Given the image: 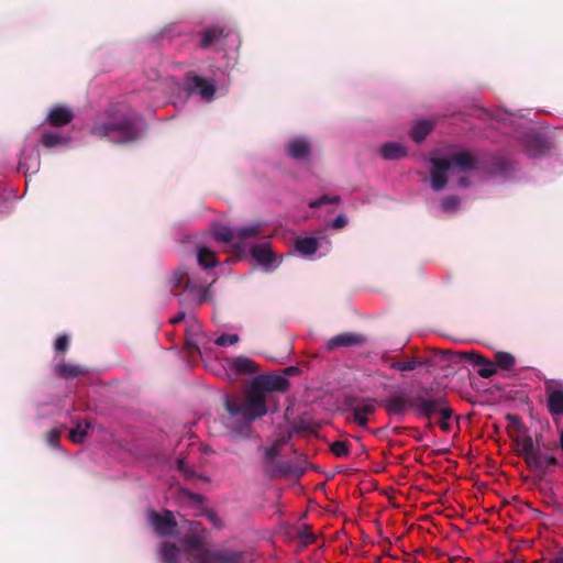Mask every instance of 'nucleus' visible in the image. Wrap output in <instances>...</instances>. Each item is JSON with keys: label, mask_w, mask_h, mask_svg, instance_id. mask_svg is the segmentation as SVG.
Returning <instances> with one entry per match:
<instances>
[{"label": "nucleus", "mask_w": 563, "mask_h": 563, "mask_svg": "<svg viewBox=\"0 0 563 563\" xmlns=\"http://www.w3.org/2000/svg\"><path fill=\"white\" fill-rule=\"evenodd\" d=\"M519 451L523 459H528L537 449L531 437L527 435L519 442Z\"/></svg>", "instance_id": "34"}, {"label": "nucleus", "mask_w": 563, "mask_h": 563, "mask_svg": "<svg viewBox=\"0 0 563 563\" xmlns=\"http://www.w3.org/2000/svg\"><path fill=\"white\" fill-rule=\"evenodd\" d=\"M347 218L344 214H339L330 224L334 230L344 228L347 224Z\"/></svg>", "instance_id": "41"}, {"label": "nucleus", "mask_w": 563, "mask_h": 563, "mask_svg": "<svg viewBox=\"0 0 563 563\" xmlns=\"http://www.w3.org/2000/svg\"><path fill=\"white\" fill-rule=\"evenodd\" d=\"M459 207L460 199L456 196H446L439 203V209L444 213L454 212Z\"/></svg>", "instance_id": "32"}, {"label": "nucleus", "mask_w": 563, "mask_h": 563, "mask_svg": "<svg viewBox=\"0 0 563 563\" xmlns=\"http://www.w3.org/2000/svg\"><path fill=\"white\" fill-rule=\"evenodd\" d=\"M515 118H516V117H515L514 114H510V118H509L510 123H514V122H515Z\"/></svg>", "instance_id": "48"}, {"label": "nucleus", "mask_w": 563, "mask_h": 563, "mask_svg": "<svg viewBox=\"0 0 563 563\" xmlns=\"http://www.w3.org/2000/svg\"><path fill=\"white\" fill-rule=\"evenodd\" d=\"M280 446L278 443H274L272 446L266 448L264 451L265 464L269 471L274 474L282 473V468L277 465V456L279 455Z\"/></svg>", "instance_id": "28"}, {"label": "nucleus", "mask_w": 563, "mask_h": 563, "mask_svg": "<svg viewBox=\"0 0 563 563\" xmlns=\"http://www.w3.org/2000/svg\"><path fill=\"white\" fill-rule=\"evenodd\" d=\"M461 357L470 360L473 362V364L478 365L479 368L477 373L483 378L492 377L497 371L496 363L488 361L487 358L475 352L463 353L461 354Z\"/></svg>", "instance_id": "21"}, {"label": "nucleus", "mask_w": 563, "mask_h": 563, "mask_svg": "<svg viewBox=\"0 0 563 563\" xmlns=\"http://www.w3.org/2000/svg\"><path fill=\"white\" fill-rule=\"evenodd\" d=\"M265 225L266 223L261 220L242 227H228L219 224L212 228V234L217 241L230 244L236 250H241L244 243L247 240L257 236Z\"/></svg>", "instance_id": "7"}, {"label": "nucleus", "mask_w": 563, "mask_h": 563, "mask_svg": "<svg viewBox=\"0 0 563 563\" xmlns=\"http://www.w3.org/2000/svg\"><path fill=\"white\" fill-rule=\"evenodd\" d=\"M496 366L511 371L516 365L515 356L508 352H497L495 355Z\"/></svg>", "instance_id": "30"}, {"label": "nucleus", "mask_w": 563, "mask_h": 563, "mask_svg": "<svg viewBox=\"0 0 563 563\" xmlns=\"http://www.w3.org/2000/svg\"><path fill=\"white\" fill-rule=\"evenodd\" d=\"M548 409L552 416L563 415V382L550 379L544 386Z\"/></svg>", "instance_id": "14"}, {"label": "nucleus", "mask_w": 563, "mask_h": 563, "mask_svg": "<svg viewBox=\"0 0 563 563\" xmlns=\"http://www.w3.org/2000/svg\"><path fill=\"white\" fill-rule=\"evenodd\" d=\"M339 201V197H329V196H322L319 199L311 200L309 202L310 208H317L323 203H336Z\"/></svg>", "instance_id": "39"}, {"label": "nucleus", "mask_w": 563, "mask_h": 563, "mask_svg": "<svg viewBox=\"0 0 563 563\" xmlns=\"http://www.w3.org/2000/svg\"><path fill=\"white\" fill-rule=\"evenodd\" d=\"M235 57H227L224 65L208 63L203 67L186 71L181 84V91L190 98H197L205 103L212 102L218 95L225 92L228 85L220 79L221 76H229L234 67Z\"/></svg>", "instance_id": "4"}, {"label": "nucleus", "mask_w": 563, "mask_h": 563, "mask_svg": "<svg viewBox=\"0 0 563 563\" xmlns=\"http://www.w3.org/2000/svg\"><path fill=\"white\" fill-rule=\"evenodd\" d=\"M331 245L330 239L324 234L318 236H298L295 242L296 252H298L300 256L309 260L325 256L330 252Z\"/></svg>", "instance_id": "10"}, {"label": "nucleus", "mask_w": 563, "mask_h": 563, "mask_svg": "<svg viewBox=\"0 0 563 563\" xmlns=\"http://www.w3.org/2000/svg\"><path fill=\"white\" fill-rule=\"evenodd\" d=\"M59 437L60 432L57 429L51 430L47 433L46 442L49 446H52L55 450L59 449Z\"/></svg>", "instance_id": "38"}, {"label": "nucleus", "mask_w": 563, "mask_h": 563, "mask_svg": "<svg viewBox=\"0 0 563 563\" xmlns=\"http://www.w3.org/2000/svg\"><path fill=\"white\" fill-rule=\"evenodd\" d=\"M552 563H563V558H559V559L554 560Z\"/></svg>", "instance_id": "47"}, {"label": "nucleus", "mask_w": 563, "mask_h": 563, "mask_svg": "<svg viewBox=\"0 0 563 563\" xmlns=\"http://www.w3.org/2000/svg\"><path fill=\"white\" fill-rule=\"evenodd\" d=\"M55 372L58 376L68 379L85 375L87 369L80 365L60 363L55 366Z\"/></svg>", "instance_id": "27"}, {"label": "nucleus", "mask_w": 563, "mask_h": 563, "mask_svg": "<svg viewBox=\"0 0 563 563\" xmlns=\"http://www.w3.org/2000/svg\"><path fill=\"white\" fill-rule=\"evenodd\" d=\"M227 367L236 375H251L258 372L256 363L246 356H235L225 361Z\"/></svg>", "instance_id": "18"}, {"label": "nucleus", "mask_w": 563, "mask_h": 563, "mask_svg": "<svg viewBox=\"0 0 563 563\" xmlns=\"http://www.w3.org/2000/svg\"><path fill=\"white\" fill-rule=\"evenodd\" d=\"M179 33H180V31H176V25L170 24V25L165 26L162 30L161 35L162 36H174V35L179 34Z\"/></svg>", "instance_id": "42"}, {"label": "nucleus", "mask_w": 563, "mask_h": 563, "mask_svg": "<svg viewBox=\"0 0 563 563\" xmlns=\"http://www.w3.org/2000/svg\"><path fill=\"white\" fill-rule=\"evenodd\" d=\"M331 452L338 457H345L350 453V449L344 441H334L330 445Z\"/></svg>", "instance_id": "35"}, {"label": "nucleus", "mask_w": 563, "mask_h": 563, "mask_svg": "<svg viewBox=\"0 0 563 563\" xmlns=\"http://www.w3.org/2000/svg\"><path fill=\"white\" fill-rule=\"evenodd\" d=\"M251 254L257 265L267 273L274 272L280 265V260L272 251L268 242L254 244L251 249Z\"/></svg>", "instance_id": "12"}, {"label": "nucleus", "mask_w": 563, "mask_h": 563, "mask_svg": "<svg viewBox=\"0 0 563 563\" xmlns=\"http://www.w3.org/2000/svg\"><path fill=\"white\" fill-rule=\"evenodd\" d=\"M509 419H511L512 421H516V422L518 421V419L516 417H512V416L509 417Z\"/></svg>", "instance_id": "49"}, {"label": "nucleus", "mask_w": 563, "mask_h": 563, "mask_svg": "<svg viewBox=\"0 0 563 563\" xmlns=\"http://www.w3.org/2000/svg\"><path fill=\"white\" fill-rule=\"evenodd\" d=\"M185 319V312L180 311L170 319V323L176 324Z\"/></svg>", "instance_id": "44"}, {"label": "nucleus", "mask_w": 563, "mask_h": 563, "mask_svg": "<svg viewBox=\"0 0 563 563\" xmlns=\"http://www.w3.org/2000/svg\"><path fill=\"white\" fill-rule=\"evenodd\" d=\"M199 46L205 49H238L240 36L232 29L212 25L200 33Z\"/></svg>", "instance_id": "8"}, {"label": "nucleus", "mask_w": 563, "mask_h": 563, "mask_svg": "<svg viewBox=\"0 0 563 563\" xmlns=\"http://www.w3.org/2000/svg\"><path fill=\"white\" fill-rule=\"evenodd\" d=\"M41 165L40 153L36 148L23 150L19 158L18 169L22 170L27 178L38 172Z\"/></svg>", "instance_id": "17"}, {"label": "nucleus", "mask_w": 563, "mask_h": 563, "mask_svg": "<svg viewBox=\"0 0 563 563\" xmlns=\"http://www.w3.org/2000/svg\"><path fill=\"white\" fill-rule=\"evenodd\" d=\"M144 129L143 119L129 110L111 115L107 121L95 123L91 128V134L107 137L112 143L126 144L136 141Z\"/></svg>", "instance_id": "5"}, {"label": "nucleus", "mask_w": 563, "mask_h": 563, "mask_svg": "<svg viewBox=\"0 0 563 563\" xmlns=\"http://www.w3.org/2000/svg\"><path fill=\"white\" fill-rule=\"evenodd\" d=\"M73 118L74 112L69 107L56 104L48 110L46 122L54 128H58L68 124Z\"/></svg>", "instance_id": "19"}, {"label": "nucleus", "mask_w": 563, "mask_h": 563, "mask_svg": "<svg viewBox=\"0 0 563 563\" xmlns=\"http://www.w3.org/2000/svg\"><path fill=\"white\" fill-rule=\"evenodd\" d=\"M525 461L530 468L541 472H544L550 465L556 463L554 456L542 454L538 449Z\"/></svg>", "instance_id": "23"}, {"label": "nucleus", "mask_w": 563, "mask_h": 563, "mask_svg": "<svg viewBox=\"0 0 563 563\" xmlns=\"http://www.w3.org/2000/svg\"><path fill=\"white\" fill-rule=\"evenodd\" d=\"M418 404L416 406V412L420 417L430 418L431 416L439 413L440 417L445 419L452 418V410L445 405V398L442 396L431 398H417Z\"/></svg>", "instance_id": "11"}, {"label": "nucleus", "mask_w": 563, "mask_h": 563, "mask_svg": "<svg viewBox=\"0 0 563 563\" xmlns=\"http://www.w3.org/2000/svg\"><path fill=\"white\" fill-rule=\"evenodd\" d=\"M560 445H561V448L563 450V431L560 434Z\"/></svg>", "instance_id": "46"}, {"label": "nucleus", "mask_w": 563, "mask_h": 563, "mask_svg": "<svg viewBox=\"0 0 563 563\" xmlns=\"http://www.w3.org/2000/svg\"><path fill=\"white\" fill-rule=\"evenodd\" d=\"M286 385L287 380L279 375H258L253 378L247 384L243 398H225L224 407L229 413V423L242 431L269 411H275L277 401L272 393L284 391Z\"/></svg>", "instance_id": "1"}, {"label": "nucleus", "mask_w": 563, "mask_h": 563, "mask_svg": "<svg viewBox=\"0 0 563 563\" xmlns=\"http://www.w3.org/2000/svg\"><path fill=\"white\" fill-rule=\"evenodd\" d=\"M196 257L198 264L206 269L214 267L218 264L214 253L210 251L208 247L198 249Z\"/></svg>", "instance_id": "29"}, {"label": "nucleus", "mask_w": 563, "mask_h": 563, "mask_svg": "<svg viewBox=\"0 0 563 563\" xmlns=\"http://www.w3.org/2000/svg\"><path fill=\"white\" fill-rule=\"evenodd\" d=\"M517 133L520 146L529 157H541L550 151L548 141L530 124H522Z\"/></svg>", "instance_id": "9"}, {"label": "nucleus", "mask_w": 563, "mask_h": 563, "mask_svg": "<svg viewBox=\"0 0 563 563\" xmlns=\"http://www.w3.org/2000/svg\"><path fill=\"white\" fill-rule=\"evenodd\" d=\"M181 548L163 541L158 549L162 563H243L242 551L232 549H212L195 532L179 539Z\"/></svg>", "instance_id": "2"}, {"label": "nucleus", "mask_w": 563, "mask_h": 563, "mask_svg": "<svg viewBox=\"0 0 563 563\" xmlns=\"http://www.w3.org/2000/svg\"><path fill=\"white\" fill-rule=\"evenodd\" d=\"M69 339L67 335H59L55 341V350L57 352H65L68 349Z\"/></svg>", "instance_id": "40"}, {"label": "nucleus", "mask_w": 563, "mask_h": 563, "mask_svg": "<svg viewBox=\"0 0 563 563\" xmlns=\"http://www.w3.org/2000/svg\"><path fill=\"white\" fill-rule=\"evenodd\" d=\"M422 364H423V362L413 357L407 362H393L390 364V368L400 371V372H409V371L416 369L417 367L421 366Z\"/></svg>", "instance_id": "33"}, {"label": "nucleus", "mask_w": 563, "mask_h": 563, "mask_svg": "<svg viewBox=\"0 0 563 563\" xmlns=\"http://www.w3.org/2000/svg\"><path fill=\"white\" fill-rule=\"evenodd\" d=\"M177 468L189 479H192L196 476L195 471L183 459L177 460Z\"/></svg>", "instance_id": "37"}, {"label": "nucleus", "mask_w": 563, "mask_h": 563, "mask_svg": "<svg viewBox=\"0 0 563 563\" xmlns=\"http://www.w3.org/2000/svg\"><path fill=\"white\" fill-rule=\"evenodd\" d=\"M451 419H443L441 417V420H440V428L445 431V432H449L451 430V422H450Z\"/></svg>", "instance_id": "43"}, {"label": "nucleus", "mask_w": 563, "mask_h": 563, "mask_svg": "<svg viewBox=\"0 0 563 563\" xmlns=\"http://www.w3.org/2000/svg\"><path fill=\"white\" fill-rule=\"evenodd\" d=\"M429 163V181L434 191L445 189L450 183L459 188H468L473 184L471 174L479 169L478 158L467 151L455 152L449 158L433 153Z\"/></svg>", "instance_id": "3"}, {"label": "nucleus", "mask_w": 563, "mask_h": 563, "mask_svg": "<svg viewBox=\"0 0 563 563\" xmlns=\"http://www.w3.org/2000/svg\"><path fill=\"white\" fill-rule=\"evenodd\" d=\"M375 411V404L371 399H364L355 402L351 407L352 419L361 427H366L368 419L367 416Z\"/></svg>", "instance_id": "20"}, {"label": "nucleus", "mask_w": 563, "mask_h": 563, "mask_svg": "<svg viewBox=\"0 0 563 563\" xmlns=\"http://www.w3.org/2000/svg\"><path fill=\"white\" fill-rule=\"evenodd\" d=\"M239 341V335L235 333H223L216 339V344L219 346H231Z\"/></svg>", "instance_id": "36"}, {"label": "nucleus", "mask_w": 563, "mask_h": 563, "mask_svg": "<svg viewBox=\"0 0 563 563\" xmlns=\"http://www.w3.org/2000/svg\"><path fill=\"white\" fill-rule=\"evenodd\" d=\"M434 126L431 119H419L412 124L410 136L416 143L422 142Z\"/></svg>", "instance_id": "26"}, {"label": "nucleus", "mask_w": 563, "mask_h": 563, "mask_svg": "<svg viewBox=\"0 0 563 563\" xmlns=\"http://www.w3.org/2000/svg\"><path fill=\"white\" fill-rule=\"evenodd\" d=\"M379 153L386 161H396L407 155V148L399 142H387L380 146Z\"/></svg>", "instance_id": "24"}, {"label": "nucleus", "mask_w": 563, "mask_h": 563, "mask_svg": "<svg viewBox=\"0 0 563 563\" xmlns=\"http://www.w3.org/2000/svg\"><path fill=\"white\" fill-rule=\"evenodd\" d=\"M311 144L302 136L291 137L286 144V153L297 162H303L309 157Z\"/></svg>", "instance_id": "15"}, {"label": "nucleus", "mask_w": 563, "mask_h": 563, "mask_svg": "<svg viewBox=\"0 0 563 563\" xmlns=\"http://www.w3.org/2000/svg\"><path fill=\"white\" fill-rule=\"evenodd\" d=\"M389 415L402 416L411 406L402 394H394L385 401Z\"/></svg>", "instance_id": "25"}, {"label": "nucleus", "mask_w": 563, "mask_h": 563, "mask_svg": "<svg viewBox=\"0 0 563 563\" xmlns=\"http://www.w3.org/2000/svg\"><path fill=\"white\" fill-rule=\"evenodd\" d=\"M90 428V423L85 422H78L74 429L69 431V438L74 443H82L84 439L88 434V429Z\"/></svg>", "instance_id": "31"}, {"label": "nucleus", "mask_w": 563, "mask_h": 563, "mask_svg": "<svg viewBox=\"0 0 563 563\" xmlns=\"http://www.w3.org/2000/svg\"><path fill=\"white\" fill-rule=\"evenodd\" d=\"M71 141L69 133L57 130H44L41 135V143L46 148L67 147Z\"/></svg>", "instance_id": "16"}, {"label": "nucleus", "mask_w": 563, "mask_h": 563, "mask_svg": "<svg viewBox=\"0 0 563 563\" xmlns=\"http://www.w3.org/2000/svg\"><path fill=\"white\" fill-rule=\"evenodd\" d=\"M363 342V336L360 334L344 332L329 339L325 343V347L332 351L340 346H352Z\"/></svg>", "instance_id": "22"}, {"label": "nucleus", "mask_w": 563, "mask_h": 563, "mask_svg": "<svg viewBox=\"0 0 563 563\" xmlns=\"http://www.w3.org/2000/svg\"><path fill=\"white\" fill-rule=\"evenodd\" d=\"M190 498L195 501V503H201L202 501V497L199 496V495H195V494H191L190 495Z\"/></svg>", "instance_id": "45"}, {"label": "nucleus", "mask_w": 563, "mask_h": 563, "mask_svg": "<svg viewBox=\"0 0 563 563\" xmlns=\"http://www.w3.org/2000/svg\"><path fill=\"white\" fill-rule=\"evenodd\" d=\"M165 285L176 297L181 298V301L187 300L190 303L200 305L210 298L211 284L190 273L185 265L175 268L166 277Z\"/></svg>", "instance_id": "6"}, {"label": "nucleus", "mask_w": 563, "mask_h": 563, "mask_svg": "<svg viewBox=\"0 0 563 563\" xmlns=\"http://www.w3.org/2000/svg\"><path fill=\"white\" fill-rule=\"evenodd\" d=\"M150 523L155 533L162 538L173 537L176 533V521L172 511L165 510L163 514L150 512Z\"/></svg>", "instance_id": "13"}]
</instances>
